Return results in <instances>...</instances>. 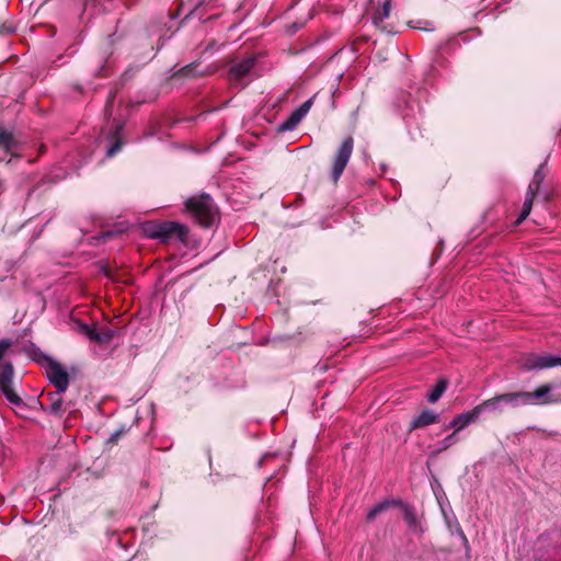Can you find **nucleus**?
Listing matches in <instances>:
<instances>
[{
    "label": "nucleus",
    "instance_id": "obj_1",
    "mask_svg": "<svg viewBox=\"0 0 561 561\" xmlns=\"http://www.w3.org/2000/svg\"><path fill=\"white\" fill-rule=\"evenodd\" d=\"M185 207L187 211L204 227H210L218 217L217 208L211 197L207 194H201L190 197Z\"/></svg>",
    "mask_w": 561,
    "mask_h": 561
},
{
    "label": "nucleus",
    "instance_id": "obj_2",
    "mask_svg": "<svg viewBox=\"0 0 561 561\" xmlns=\"http://www.w3.org/2000/svg\"><path fill=\"white\" fill-rule=\"evenodd\" d=\"M519 365L526 370H542L561 366V356L548 353H528L522 356Z\"/></svg>",
    "mask_w": 561,
    "mask_h": 561
},
{
    "label": "nucleus",
    "instance_id": "obj_3",
    "mask_svg": "<svg viewBox=\"0 0 561 561\" xmlns=\"http://www.w3.org/2000/svg\"><path fill=\"white\" fill-rule=\"evenodd\" d=\"M187 228L173 221H164L152 226L149 230L151 238L167 241L172 237H176L180 241L185 242L187 237Z\"/></svg>",
    "mask_w": 561,
    "mask_h": 561
},
{
    "label": "nucleus",
    "instance_id": "obj_4",
    "mask_svg": "<svg viewBox=\"0 0 561 561\" xmlns=\"http://www.w3.org/2000/svg\"><path fill=\"white\" fill-rule=\"evenodd\" d=\"M13 376L12 365L9 363L4 364L0 371V390L14 408H22L24 407L23 400L13 389Z\"/></svg>",
    "mask_w": 561,
    "mask_h": 561
},
{
    "label": "nucleus",
    "instance_id": "obj_5",
    "mask_svg": "<svg viewBox=\"0 0 561 561\" xmlns=\"http://www.w3.org/2000/svg\"><path fill=\"white\" fill-rule=\"evenodd\" d=\"M46 375L49 381L56 387L58 393H64L69 385V376L64 366L59 363L48 359Z\"/></svg>",
    "mask_w": 561,
    "mask_h": 561
},
{
    "label": "nucleus",
    "instance_id": "obj_6",
    "mask_svg": "<svg viewBox=\"0 0 561 561\" xmlns=\"http://www.w3.org/2000/svg\"><path fill=\"white\" fill-rule=\"evenodd\" d=\"M543 179H545L543 172L541 171V169H538L535 172L531 182L529 183V186H528V190H527V193L525 196V201L523 204V209L516 220L517 225L520 224L522 221H524L526 219V217L529 215V213L531 210V206H533V201H534L537 192L539 191V187H540Z\"/></svg>",
    "mask_w": 561,
    "mask_h": 561
},
{
    "label": "nucleus",
    "instance_id": "obj_7",
    "mask_svg": "<svg viewBox=\"0 0 561 561\" xmlns=\"http://www.w3.org/2000/svg\"><path fill=\"white\" fill-rule=\"evenodd\" d=\"M312 106V99L304 102L298 108L293 111L290 115L282 123L277 125L278 131H287L295 129L302 118L308 114Z\"/></svg>",
    "mask_w": 561,
    "mask_h": 561
},
{
    "label": "nucleus",
    "instance_id": "obj_8",
    "mask_svg": "<svg viewBox=\"0 0 561 561\" xmlns=\"http://www.w3.org/2000/svg\"><path fill=\"white\" fill-rule=\"evenodd\" d=\"M552 385L546 383L534 391H526L527 405H542L557 402L552 396Z\"/></svg>",
    "mask_w": 561,
    "mask_h": 561
},
{
    "label": "nucleus",
    "instance_id": "obj_9",
    "mask_svg": "<svg viewBox=\"0 0 561 561\" xmlns=\"http://www.w3.org/2000/svg\"><path fill=\"white\" fill-rule=\"evenodd\" d=\"M353 151L352 142H343L341 147L339 148V151L336 153L333 169H332V179L334 182H336L340 176L342 175L345 167L348 163V160L351 158Z\"/></svg>",
    "mask_w": 561,
    "mask_h": 561
},
{
    "label": "nucleus",
    "instance_id": "obj_10",
    "mask_svg": "<svg viewBox=\"0 0 561 561\" xmlns=\"http://www.w3.org/2000/svg\"><path fill=\"white\" fill-rule=\"evenodd\" d=\"M255 57L249 56L243 60L236 62L229 70L228 79L231 82H241L245 78L255 65Z\"/></svg>",
    "mask_w": 561,
    "mask_h": 561
},
{
    "label": "nucleus",
    "instance_id": "obj_11",
    "mask_svg": "<svg viewBox=\"0 0 561 561\" xmlns=\"http://www.w3.org/2000/svg\"><path fill=\"white\" fill-rule=\"evenodd\" d=\"M479 419V411L476 410V408L471 409L470 411H466L463 413L458 414L455 416L451 422L448 425L449 427L455 428V432L463 430L469 424L473 423Z\"/></svg>",
    "mask_w": 561,
    "mask_h": 561
},
{
    "label": "nucleus",
    "instance_id": "obj_12",
    "mask_svg": "<svg viewBox=\"0 0 561 561\" xmlns=\"http://www.w3.org/2000/svg\"><path fill=\"white\" fill-rule=\"evenodd\" d=\"M474 408L477 411H479V416L486 412L503 413L505 410L501 394H496L490 399H486Z\"/></svg>",
    "mask_w": 561,
    "mask_h": 561
},
{
    "label": "nucleus",
    "instance_id": "obj_13",
    "mask_svg": "<svg viewBox=\"0 0 561 561\" xmlns=\"http://www.w3.org/2000/svg\"><path fill=\"white\" fill-rule=\"evenodd\" d=\"M504 408L517 409L527 405L526 391L501 393Z\"/></svg>",
    "mask_w": 561,
    "mask_h": 561
},
{
    "label": "nucleus",
    "instance_id": "obj_14",
    "mask_svg": "<svg viewBox=\"0 0 561 561\" xmlns=\"http://www.w3.org/2000/svg\"><path fill=\"white\" fill-rule=\"evenodd\" d=\"M437 420L438 414L430 410H424L420 415L412 420L409 430L414 431L416 428L426 427L431 424L436 423Z\"/></svg>",
    "mask_w": 561,
    "mask_h": 561
},
{
    "label": "nucleus",
    "instance_id": "obj_15",
    "mask_svg": "<svg viewBox=\"0 0 561 561\" xmlns=\"http://www.w3.org/2000/svg\"><path fill=\"white\" fill-rule=\"evenodd\" d=\"M124 123L119 121H114L111 123V125L107 127V140H123L124 137H126L124 133Z\"/></svg>",
    "mask_w": 561,
    "mask_h": 561
},
{
    "label": "nucleus",
    "instance_id": "obj_16",
    "mask_svg": "<svg viewBox=\"0 0 561 561\" xmlns=\"http://www.w3.org/2000/svg\"><path fill=\"white\" fill-rule=\"evenodd\" d=\"M448 382L446 379H440L427 394V400L432 403L436 402L446 391Z\"/></svg>",
    "mask_w": 561,
    "mask_h": 561
},
{
    "label": "nucleus",
    "instance_id": "obj_17",
    "mask_svg": "<svg viewBox=\"0 0 561 561\" xmlns=\"http://www.w3.org/2000/svg\"><path fill=\"white\" fill-rule=\"evenodd\" d=\"M115 335V331L108 328H104L101 331L96 330V335L94 337V342L99 344H107L112 341Z\"/></svg>",
    "mask_w": 561,
    "mask_h": 561
},
{
    "label": "nucleus",
    "instance_id": "obj_18",
    "mask_svg": "<svg viewBox=\"0 0 561 561\" xmlns=\"http://www.w3.org/2000/svg\"><path fill=\"white\" fill-rule=\"evenodd\" d=\"M391 3L390 0H385L382 9L374 15V23L379 25L390 15Z\"/></svg>",
    "mask_w": 561,
    "mask_h": 561
},
{
    "label": "nucleus",
    "instance_id": "obj_19",
    "mask_svg": "<svg viewBox=\"0 0 561 561\" xmlns=\"http://www.w3.org/2000/svg\"><path fill=\"white\" fill-rule=\"evenodd\" d=\"M458 442V437H457V434L456 432H454L453 434L446 436L440 443H439V446L438 448L434 451L435 454H439L446 449H448L449 447L454 446L456 443Z\"/></svg>",
    "mask_w": 561,
    "mask_h": 561
},
{
    "label": "nucleus",
    "instance_id": "obj_20",
    "mask_svg": "<svg viewBox=\"0 0 561 561\" xmlns=\"http://www.w3.org/2000/svg\"><path fill=\"white\" fill-rule=\"evenodd\" d=\"M60 394L61 393H58V390L55 393L49 394V399L51 402L49 410H50V412H53L55 414H58L62 411V401H61Z\"/></svg>",
    "mask_w": 561,
    "mask_h": 561
},
{
    "label": "nucleus",
    "instance_id": "obj_21",
    "mask_svg": "<svg viewBox=\"0 0 561 561\" xmlns=\"http://www.w3.org/2000/svg\"><path fill=\"white\" fill-rule=\"evenodd\" d=\"M123 145L124 142H111L106 148L99 147L98 150L104 151L105 158L111 159L122 150Z\"/></svg>",
    "mask_w": 561,
    "mask_h": 561
},
{
    "label": "nucleus",
    "instance_id": "obj_22",
    "mask_svg": "<svg viewBox=\"0 0 561 561\" xmlns=\"http://www.w3.org/2000/svg\"><path fill=\"white\" fill-rule=\"evenodd\" d=\"M77 330L80 334L85 335L91 341H94V337L96 335V329L93 327H90L85 323L78 322L77 323Z\"/></svg>",
    "mask_w": 561,
    "mask_h": 561
},
{
    "label": "nucleus",
    "instance_id": "obj_23",
    "mask_svg": "<svg viewBox=\"0 0 561 561\" xmlns=\"http://www.w3.org/2000/svg\"><path fill=\"white\" fill-rule=\"evenodd\" d=\"M77 330L80 334L85 335L91 341H94V337L96 335V329L93 327H90L85 323L78 322L77 323Z\"/></svg>",
    "mask_w": 561,
    "mask_h": 561
},
{
    "label": "nucleus",
    "instance_id": "obj_24",
    "mask_svg": "<svg viewBox=\"0 0 561 561\" xmlns=\"http://www.w3.org/2000/svg\"><path fill=\"white\" fill-rule=\"evenodd\" d=\"M390 505V502L385 501L382 503L377 504L375 507H373L368 514H367V520L371 522L376 518L378 514L383 512L388 506Z\"/></svg>",
    "mask_w": 561,
    "mask_h": 561
},
{
    "label": "nucleus",
    "instance_id": "obj_25",
    "mask_svg": "<svg viewBox=\"0 0 561 561\" xmlns=\"http://www.w3.org/2000/svg\"><path fill=\"white\" fill-rule=\"evenodd\" d=\"M11 345H12V342L9 339H3V340L0 341V360L2 359V357L5 354V352L8 351V348Z\"/></svg>",
    "mask_w": 561,
    "mask_h": 561
},
{
    "label": "nucleus",
    "instance_id": "obj_26",
    "mask_svg": "<svg viewBox=\"0 0 561 561\" xmlns=\"http://www.w3.org/2000/svg\"><path fill=\"white\" fill-rule=\"evenodd\" d=\"M13 138L14 135L11 131L0 128V141L12 140Z\"/></svg>",
    "mask_w": 561,
    "mask_h": 561
},
{
    "label": "nucleus",
    "instance_id": "obj_27",
    "mask_svg": "<svg viewBox=\"0 0 561 561\" xmlns=\"http://www.w3.org/2000/svg\"><path fill=\"white\" fill-rule=\"evenodd\" d=\"M19 142H1L0 141V149L12 150V149L16 148Z\"/></svg>",
    "mask_w": 561,
    "mask_h": 561
},
{
    "label": "nucleus",
    "instance_id": "obj_28",
    "mask_svg": "<svg viewBox=\"0 0 561 561\" xmlns=\"http://www.w3.org/2000/svg\"><path fill=\"white\" fill-rule=\"evenodd\" d=\"M118 436H119V433L113 434L111 437V440H116Z\"/></svg>",
    "mask_w": 561,
    "mask_h": 561
},
{
    "label": "nucleus",
    "instance_id": "obj_29",
    "mask_svg": "<svg viewBox=\"0 0 561 561\" xmlns=\"http://www.w3.org/2000/svg\"><path fill=\"white\" fill-rule=\"evenodd\" d=\"M181 71H182L184 75H187L191 70H190V69L184 68V69H182Z\"/></svg>",
    "mask_w": 561,
    "mask_h": 561
}]
</instances>
